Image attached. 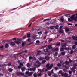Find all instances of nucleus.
I'll return each instance as SVG.
<instances>
[{
  "label": "nucleus",
  "mask_w": 77,
  "mask_h": 77,
  "mask_svg": "<svg viewBox=\"0 0 77 77\" xmlns=\"http://www.w3.org/2000/svg\"><path fill=\"white\" fill-rule=\"evenodd\" d=\"M68 21H69V22H71V21L73 20H74L75 21H77V16H75V14L72 15L71 16V18H68Z\"/></svg>",
  "instance_id": "f257e3e1"
},
{
  "label": "nucleus",
  "mask_w": 77,
  "mask_h": 77,
  "mask_svg": "<svg viewBox=\"0 0 77 77\" xmlns=\"http://www.w3.org/2000/svg\"><path fill=\"white\" fill-rule=\"evenodd\" d=\"M16 74L17 76H20V75L21 76H24V73L20 72H17Z\"/></svg>",
  "instance_id": "f03ea898"
},
{
  "label": "nucleus",
  "mask_w": 77,
  "mask_h": 77,
  "mask_svg": "<svg viewBox=\"0 0 77 77\" xmlns=\"http://www.w3.org/2000/svg\"><path fill=\"white\" fill-rule=\"evenodd\" d=\"M59 50V48L57 47L55 48V49H52V50L53 52H54V51H58Z\"/></svg>",
  "instance_id": "7ed1b4c3"
},
{
  "label": "nucleus",
  "mask_w": 77,
  "mask_h": 77,
  "mask_svg": "<svg viewBox=\"0 0 77 77\" xmlns=\"http://www.w3.org/2000/svg\"><path fill=\"white\" fill-rule=\"evenodd\" d=\"M10 45L12 46H14L15 45V43L14 42H11L10 43Z\"/></svg>",
  "instance_id": "20e7f679"
},
{
  "label": "nucleus",
  "mask_w": 77,
  "mask_h": 77,
  "mask_svg": "<svg viewBox=\"0 0 77 77\" xmlns=\"http://www.w3.org/2000/svg\"><path fill=\"white\" fill-rule=\"evenodd\" d=\"M33 74V72H29V73L28 74V77H30V76H31Z\"/></svg>",
  "instance_id": "39448f33"
},
{
  "label": "nucleus",
  "mask_w": 77,
  "mask_h": 77,
  "mask_svg": "<svg viewBox=\"0 0 77 77\" xmlns=\"http://www.w3.org/2000/svg\"><path fill=\"white\" fill-rule=\"evenodd\" d=\"M50 58L48 57V56H47L45 57V59H46V60H48L49 59H50Z\"/></svg>",
  "instance_id": "423d86ee"
},
{
  "label": "nucleus",
  "mask_w": 77,
  "mask_h": 77,
  "mask_svg": "<svg viewBox=\"0 0 77 77\" xmlns=\"http://www.w3.org/2000/svg\"><path fill=\"white\" fill-rule=\"evenodd\" d=\"M14 42L16 44H20V41H18L17 40L15 41Z\"/></svg>",
  "instance_id": "0eeeda50"
},
{
  "label": "nucleus",
  "mask_w": 77,
  "mask_h": 77,
  "mask_svg": "<svg viewBox=\"0 0 77 77\" xmlns=\"http://www.w3.org/2000/svg\"><path fill=\"white\" fill-rule=\"evenodd\" d=\"M76 69V67L75 66L72 67V68H70L71 71L75 70Z\"/></svg>",
  "instance_id": "6e6552de"
},
{
  "label": "nucleus",
  "mask_w": 77,
  "mask_h": 77,
  "mask_svg": "<svg viewBox=\"0 0 77 77\" xmlns=\"http://www.w3.org/2000/svg\"><path fill=\"white\" fill-rule=\"evenodd\" d=\"M61 45L62 47H66V43H62Z\"/></svg>",
  "instance_id": "1a4fd4ad"
},
{
  "label": "nucleus",
  "mask_w": 77,
  "mask_h": 77,
  "mask_svg": "<svg viewBox=\"0 0 77 77\" xmlns=\"http://www.w3.org/2000/svg\"><path fill=\"white\" fill-rule=\"evenodd\" d=\"M21 69L22 70V72H23V71H24L26 70V68L25 67H22Z\"/></svg>",
  "instance_id": "9d476101"
},
{
  "label": "nucleus",
  "mask_w": 77,
  "mask_h": 77,
  "mask_svg": "<svg viewBox=\"0 0 77 77\" xmlns=\"http://www.w3.org/2000/svg\"><path fill=\"white\" fill-rule=\"evenodd\" d=\"M51 20V18H48L46 19H45L43 21V22H45V21H49V20Z\"/></svg>",
  "instance_id": "9b49d317"
},
{
  "label": "nucleus",
  "mask_w": 77,
  "mask_h": 77,
  "mask_svg": "<svg viewBox=\"0 0 77 77\" xmlns=\"http://www.w3.org/2000/svg\"><path fill=\"white\" fill-rule=\"evenodd\" d=\"M60 44H61V42H60L58 43H57L56 44V45L57 47H58V46H60Z\"/></svg>",
  "instance_id": "f8f14e48"
},
{
  "label": "nucleus",
  "mask_w": 77,
  "mask_h": 77,
  "mask_svg": "<svg viewBox=\"0 0 77 77\" xmlns=\"http://www.w3.org/2000/svg\"><path fill=\"white\" fill-rule=\"evenodd\" d=\"M8 47H9V45H8V43L5 44V48H8Z\"/></svg>",
  "instance_id": "ddd939ff"
},
{
  "label": "nucleus",
  "mask_w": 77,
  "mask_h": 77,
  "mask_svg": "<svg viewBox=\"0 0 77 77\" xmlns=\"http://www.w3.org/2000/svg\"><path fill=\"white\" fill-rule=\"evenodd\" d=\"M44 52H48V48H47L46 49H44Z\"/></svg>",
  "instance_id": "4468645a"
},
{
  "label": "nucleus",
  "mask_w": 77,
  "mask_h": 77,
  "mask_svg": "<svg viewBox=\"0 0 77 77\" xmlns=\"http://www.w3.org/2000/svg\"><path fill=\"white\" fill-rule=\"evenodd\" d=\"M45 62H46V60H43L42 62V63L44 64L45 63Z\"/></svg>",
  "instance_id": "2eb2a0df"
},
{
  "label": "nucleus",
  "mask_w": 77,
  "mask_h": 77,
  "mask_svg": "<svg viewBox=\"0 0 77 77\" xmlns=\"http://www.w3.org/2000/svg\"><path fill=\"white\" fill-rule=\"evenodd\" d=\"M64 77H68V75L67 73H64Z\"/></svg>",
  "instance_id": "dca6fc26"
},
{
  "label": "nucleus",
  "mask_w": 77,
  "mask_h": 77,
  "mask_svg": "<svg viewBox=\"0 0 77 77\" xmlns=\"http://www.w3.org/2000/svg\"><path fill=\"white\" fill-rule=\"evenodd\" d=\"M8 71L10 72H11L13 71V69H12L11 68H10L8 69Z\"/></svg>",
  "instance_id": "f3484780"
},
{
  "label": "nucleus",
  "mask_w": 77,
  "mask_h": 77,
  "mask_svg": "<svg viewBox=\"0 0 77 77\" xmlns=\"http://www.w3.org/2000/svg\"><path fill=\"white\" fill-rule=\"evenodd\" d=\"M37 75L38 77H41L42 76V74H41V73H38L37 74Z\"/></svg>",
  "instance_id": "a211bd4d"
},
{
  "label": "nucleus",
  "mask_w": 77,
  "mask_h": 77,
  "mask_svg": "<svg viewBox=\"0 0 77 77\" xmlns=\"http://www.w3.org/2000/svg\"><path fill=\"white\" fill-rule=\"evenodd\" d=\"M61 54L62 56H65V52H63L61 53Z\"/></svg>",
  "instance_id": "6ab92c4d"
},
{
  "label": "nucleus",
  "mask_w": 77,
  "mask_h": 77,
  "mask_svg": "<svg viewBox=\"0 0 77 77\" xmlns=\"http://www.w3.org/2000/svg\"><path fill=\"white\" fill-rule=\"evenodd\" d=\"M58 55V52H56L55 54H54V56H57Z\"/></svg>",
  "instance_id": "aec40b11"
},
{
  "label": "nucleus",
  "mask_w": 77,
  "mask_h": 77,
  "mask_svg": "<svg viewBox=\"0 0 77 77\" xmlns=\"http://www.w3.org/2000/svg\"><path fill=\"white\" fill-rule=\"evenodd\" d=\"M48 49H52V47L51 46V45H50L48 46Z\"/></svg>",
  "instance_id": "412c9836"
},
{
  "label": "nucleus",
  "mask_w": 77,
  "mask_h": 77,
  "mask_svg": "<svg viewBox=\"0 0 77 77\" xmlns=\"http://www.w3.org/2000/svg\"><path fill=\"white\" fill-rule=\"evenodd\" d=\"M75 48H76V47H75V45H73L72 46V49L73 50H74L75 49Z\"/></svg>",
  "instance_id": "4be33fe9"
},
{
  "label": "nucleus",
  "mask_w": 77,
  "mask_h": 77,
  "mask_svg": "<svg viewBox=\"0 0 77 77\" xmlns=\"http://www.w3.org/2000/svg\"><path fill=\"white\" fill-rule=\"evenodd\" d=\"M66 31V32H68L69 31V29L68 28H66L65 29Z\"/></svg>",
  "instance_id": "5701e85b"
},
{
  "label": "nucleus",
  "mask_w": 77,
  "mask_h": 77,
  "mask_svg": "<svg viewBox=\"0 0 77 77\" xmlns=\"http://www.w3.org/2000/svg\"><path fill=\"white\" fill-rule=\"evenodd\" d=\"M64 63H65L66 65H69V62H68V61H66Z\"/></svg>",
  "instance_id": "b1692460"
},
{
  "label": "nucleus",
  "mask_w": 77,
  "mask_h": 77,
  "mask_svg": "<svg viewBox=\"0 0 77 77\" xmlns=\"http://www.w3.org/2000/svg\"><path fill=\"white\" fill-rule=\"evenodd\" d=\"M55 28L56 30H58V29H59V25H56L55 26Z\"/></svg>",
  "instance_id": "393cba45"
},
{
  "label": "nucleus",
  "mask_w": 77,
  "mask_h": 77,
  "mask_svg": "<svg viewBox=\"0 0 77 77\" xmlns=\"http://www.w3.org/2000/svg\"><path fill=\"white\" fill-rule=\"evenodd\" d=\"M28 68L30 66V63H27L26 64Z\"/></svg>",
  "instance_id": "a878e982"
},
{
  "label": "nucleus",
  "mask_w": 77,
  "mask_h": 77,
  "mask_svg": "<svg viewBox=\"0 0 77 77\" xmlns=\"http://www.w3.org/2000/svg\"><path fill=\"white\" fill-rule=\"evenodd\" d=\"M55 27L54 26H50V28L51 29H54Z\"/></svg>",
  "instance_id": "bb28decb"
},
{
  "label": "nucleus",
  "mask_w": 77,
  "mask_h": 77,
  "mask_svg": "<svg viewBox=\"0 0 77 77\" xmlns=\"http://www.w3.org/2000/svg\"><path fill=\"white\" fill-rule=\"evenodd\" d=\"M32 38L33 39H35L36 38V36L35 35H32Z\"/></svg>",
  "instance_id": "cd10ccee"
},
{
  "label": "nucleus",
  "mask_w": 77,
  "mask_h": 77,
  "mask_svg": "<svg viewBox=\"0 0 77 77\" xmlns=\"http://www.w3.org/2000/svg\"><path fill=\"white\" fill-rule=\"evenodd\" d=\"M48 69H49L48 70H50V69H51V68L50 66H49L47 68V70H46V71H47Z\"/></svg>",
  "instance_id": "c85d7f7f"
},
{
  "label": "nucleus",
  "mask_w": 77,
  "mask_h": 77,
  "mask_svg": "<svg viewBox=\"0 0 77 77\" xmlns=\"http://www.w3.org/2000/svg\"><path fill=\"white\" fill-rule=\"evenodd\" d=\"M22 52H23V53H27V50H25L22 51Z\"/></svg>",
  "instance_id": "c756f323"
},
{
  "label": "nucleus",
  "mask_w": 77,
  "mask_h": 77,
  "mask_svg": "<svg viewBox=\"0 0 77 77\" xmlns=\"http://www.w3.org/2000/svg\"><path fill=\"white\" fill-rule=\"evenodd\" d=\"M50 66V63H48L45 66L46 68H48Z\"/></svg>",
  "instance_id": "7c9ffc66"
},
{
  "label": "nucleus",
  "mask_w": 77,
  "mask_h": 77,
  "mask_svg": "<svg viewBox=\"0 0 77 77\" xmlns=\"http://www.w3.org/2000/svg\"><path fill=\"white\" fill-rule=\"evenodd\" d=\"M45 58L43 57H41L39 58V60H43V59H45Z\"/></svg>",
  "instance_id": "2f4dec72"
},
{
  "label": "nucleus",
  "mask_w": 77,
  "mask_h": 77,
  "mask_svg": "<svg viewBox=\"0 0 77 77\" xmlns=\"http://www.w3.org/2000/svg\"><path fill=\"white\" fill-rule=\"evenodd\" d=\"M39 65H41V63L39 61H37L36 62Z\"/></svg>",
  "instance_id": "473e14b6"
},
{
  "label": "nucleus",
  "mask_w": 77,
  "mask_h": 77,
  "mask_svg": "<svg viewBox=\"0 0 77 77\" xmlns=\"http://www.w3.org/2000/svg\"><path fill=\"white\" fill-rule=\"evenodd\" d=\"M42 32L41 31H40L38 33V35H42Z\"/></svg>",
  "instance_id": "72a5a7b5"
},
{
  "label": "nucleus",
  "mask_w": 77,
  "mask_h": 77,
  "mask_svg": "<svg viewBox=\"0 0 77 77\" xmlns=\"http://www.w3.org/2000/svg\"><path fill=\"white\" fill-rule=\"evenodd\" d=\"M33 75L34 77H37V74L35 73L33 74Z\"/></svg>",
  "instance_id": "f704fd0d"
},
{
  "label": "nucleus",
  "mask_w": 77,
  "mask_h": 77,
  "mask_svg": "<svg viewBox=\"0 0 77 77\" xmlns=\"http://www.w3.org/2000/svg\"><path fill=\"white\" fill-rule=\"evenodd\" d=\"M72 38L73 40H75V37L74 36H72Z\"/></svg>",
  "instance_id": "c9c22d12"
},
{
  "label": "nucleus",
  "mask_w": 77,
  "mask_h": 77,
  "mask_svg": "<svg viewBox=\"0 0 77 77\" xmlns=\"http://www.w3.org/2000/svg\"><path fill=\"white\" fill-rule=\"evenodd\" d=\"M29 71H26L25 72V74L26 75H29Z\"/></svg>",
  "instance_id": "e433bc0d"
},
{
  "label": "nucleus",
  "mask_w": 77,
  "mask_h": 77,
  "mask_svg": "<svg viewBox=\"0 0 77 77\" xmlns=\"http://www.w3.org/2000/svg\"><path fill=\"white\" fill-rule=\"evenodd\" d=\"M60 20L62 22H63V21H64V20L62 18H60Z\"/></svg>",
  "instance_id": "4c0bfd02"
},
{
  "label": "nucleus",
  "mask_w": 77,
  "mask_h": 77,
  "mask_svg": "<svg viewBox=\"0 0 77 77\" xmlns=\"http://www.w3.org/2000/svg\"><path fill=\"white\" fill-rule=\"evenodd\" d=\"M32 70L33 71H36V68L34 67L33 68H32Z\"/></svg>",
  "instance_id": "58836bf2"
},
{
  "label": "nucleus",
  "mask_w": 77,
  "mask_h": 77,
  "mask_svg": "<svg viewBox=\"0 0 77 77\" xmlns=\"http://www.w3.org/2000/svg\"><path fill=\"white\" fill-rule=\"evenodd\" d=\"M64 50H65V48H61L60 51H64Z\"/></svg>",
  "instance_id": "ea45409f"
},
{
  "label": "nucleus",
  "mask_w": 77,
  "mask_h": 77,
  "mask_svg": "<svg viewBox=\"0 0 77 77\" xmlns=\"http://www.w3.org/2000/svg\"><path fill=\"white\" fill-rule=\"evenodd\" d=\"M17 40L18 41H22V39L21 38H17Z\"/></svg>",
  "instance_id": "a19ab883"
},
{
  "label": "nucleus",
  "mask_w": 77,
  "mask_h": 77,
  "mask_svg": "<svg viewBox=\"0 0 77 77\" xmlns=\"http://www.w3.org/2000/svg\"><path fill=\"white\" fill-rule=\"evenodd\" d=\"M53 77H58V75L57 74H54L53 75Z\"/></svg>",
  "instance_id": "79ce46f5"
},
{
  "label": "nucleus",
  "mask_w": 77,
  "mask_h": 77,
  "mask_svg": "<svg viewBox=\"0 0 77 77\" xmlns=\"http://www.w3.org/2000/svg\"><path fill=\"white\" fill-rule=\"evenodd\" d=\"M48 75H49V76H51V72H49V73L48 74Z\"/></svg>",
  "instance_id": "37998d69"
},
{
  "label": "nucleus",
  "mask_w": 77,
  "mask_h": 77,
  "mask_svg": "<svg viewBox=\"0 0 77 77\" xmlns=\"http://www.w3.org/2000/svg\"><path fill=\"white\" fill-rule=\"evenodd\" d=\"M30 34H28L27 35V37L28 38H30Z\"/></svg>",
  "instance_id": "c03bdc74"
},
{
  "label": "nucleus",
  "mask_w": 77,
  "mask_h": 77,
  "mask_svg": "<svg viewBox=\"0 0 77 77\" xmlns=\"http://www.w3.org/2000/svg\"><path fill=\"white\" fill-rule=\"evenodd\" d=\"M64 50H69V48L65 47Z\"/></svg>",
  "instance_id": "a18cd8bd"
},
{
  "label": "nucleus",
  "mask_w": 77,
  "mask_h": 77,
  "mask_svg": "<svg viewBox=\"0 0 77 77\" xmlns=\"http://www.w3.org/2000/svg\"><path fill=\"white\" fill-rule=\"evenodd\" d=\"M25 44V43L24 42H23L22 45V47H24V46Z\"/></svg>",
  "instance_id": "49530a36"
},
{
  "label": "nucleus",
  "mask_w": 77,
  "mask_h": 77,
  "mask_svg": "<svg viewBox=\"0 0 77 77\" xmlns=\"http://www.w3.org/2000/svg\"><path fill=\"white\" fill-rule=\"evenodd\" d=\"M74 53V51L73 50H72L70 51V54H72Z\"/></svg>",
  "instance_id": "de8ad7c7"
},
{
  "label": "nucleus",
  "mask_w": 77,
  "mask_h": 77,
  "mask_svg": "<svg viewBox=\"0 0 77 77\" xmlns=\"http://www.w3.org/2000/svg\"><path fill=\"white\" fill-rule=\"evenodd\" d=\"M61 74L62 76H63V77H64V75H65V73H64L63 72L61 73Z\"/></svg>",
  "instance_id": "09e8293b"
},
{
  "label": "nucleus",
  "mask_w": 77,
  "mask_h": 77,
  "mask_svg": "<svg viewBox=\"0 0 77 77\" xmlns=\"http://www.w3.org/2000/svg\"><path fill=\"white\" fill-rule=\"evenodd\" d=\"M8 65L9 66H11V62H9L8 63Z\"/></svg>",
  "instance_id": "8fccbe9b"
},
{
  "label": "nucleus",
  "mask_w": 77,
  "mask_h": 77,
  "mask_svg": "<svg viewBox=\"0 0 77 77\" xmlns=\"http://www.w3.org/2000/svg\"><path fill=\"white\" fill-rule=\"evenodd\" d=\"M57 66L59 67H60V66H61V64L60 63H59L57 64Z\"/></svg>",
  "instance_id": "3c124183"
},
{
  "label": "nucleus",
  "mask_w": 77,
  "mask_h": 77,
  "mask_svg": "<svg viewBox=\"0 0 77 77\" xmlns=\"http://www.w3.org/2000/svg\"><path fill=\"white\" fill-rule=\"evenodd\" d=\"M32 68H30L28 69V71H32Z\"/></svg>",
  "instance_id": "603ef678"
},
{
  "label": "nucleus",
  "mask_w": 77,
  "mask_h": 77,
  "mask_svg": "<svg viewBox=\"0 0 77 77\" xmlns=\"http://www.w3.org/2000/svg\"><path fill=\"white\" fill-rule=\"evenodd\" d=\"M36 43H37V44H39L40 43V41H39V40H37L36 41Z\"/></svg>",
  "instance_id": "864d4df0"
},
{
  "label": "nucleus",
  "mask_w": 77,
  "mask_h": 77,
  "mask_svg": "<svg viewBox=\"0 0 77 77\" xmlns=\"http://www.w3.org/2000/svg\"><path fill=\"white\" fill-rule=\"evenodd\" d=\"M55 70H56V71L58 69V67H55Z\"/></svg>",
  "instance_id": "5fc2aeb1"
},
{
  "label": "nucleus",
  "mask_w": 77,
  "mask_h": 77,
  "mask_svg": "<svg viewBox=\"0 0 77 77\" xmlns=\"http://www.w3.org/2000/svg\"><path fill=\"white\" fill-rule=\"evenodd\" d=\"M32 59H33V57H32L31 56L29 57V60H32Z\"/></svg>",
  "instance_id": "6e6d98bb"
},
{
  "label": "nucleus",
  "mask_w": 77,
  "mask_h": 77,
  "mask_svg": "<svg viewBox=\"0 0 77 77\" xmlns=\"http://www.w3.org/2000/svg\"><path fill=\"white\" fill-rule=\"evenodd\" d=\"M50 66L51 67V68H53V64H51L50 65Z\"/></svg>",
  "instance_id": "4d7b16f0"
},
{
  "label": "nucleus",
  "mask_w": 77,
  "mask_h": 77,
  "mask_svg": "<svg viewBox=\"0 0 77 77\" xmlns=\"http://www.w3.org/2000/svg\"><path fill=\"white\" fill-rule=\"evenodd\" d=\"M21 67H22V66H18V68L19 69H20V68H21Z\"/></svg>",
  "instance_id": "13d9d810"
},
{
  "label": "nucleus",
  "mask_w": 77,
  "mask_h": 77,
  "mask_svg": "<svg viewBox=\"0 0 77 77\" xmlns=\"http://www.w3.org/2000/svg\"><path fill=\"white\" fill-rule=\"evenodd\" d=\"M37 53H41V51L40 50H37Z\"/></svg>",
  "instance_id": "bf43d9fd"
},
{
  "label": "nucleus",
  "mask_w": 77,
  "mask_h": 77,
  "mask_svg": "<svg viewBox=\"0 0 77 77\" xmlns=\"http://www.w3.org/2000/svg\"><path fill=\"white\" fill-rule=\"evenodd\" d=\"M68 72L69 74H72V71H69Z\"/></svg>",
  "instance_id": "052dcab7"
},
{
  "label": "nucleus",
  "mask_w": 77,
  "mask_h": 77,
  "mask_svg": "<svg viewBox=\"0 0 77 77\" xmlns=\"http://www.w3.org/2000/svg\"><path fill=\"white\" fill-rule=\"evenodd\" d=\"M73 65L75 67H76V66H77V64L75 63L73 64Z\"/></svg>",
  "instance_id": "680f3d73"
},
{
  "label": "nucleus",
  "mask_w": 77,
  "mask_h": 77,
  "mask_svg": "<svg viewBox=\"0 0 77 77\" xmlns=\"http://www.w3.org/2000/svg\"><path fill=\"white\" fill-rule=\"evenodd\" d=\"M75 45L77 47V42H76L75 43Z\"/></svg>",
  "instance_id": "e2e57ef3"
},
{
  "label": "nucleus",
  "mask_w": 77,
  "mask_h": 77,
  "mask_svg": "<svg viewBox=\"0 0 77 77\" xmlns=\"http://www.w3.org/2000/svg\"><path fill=\"white\" fill-rule=\"evenodd\" d=\"M62 30H60L59 31V33H62Z\"/></svg>",
  "instance_id": "0e129e2a"
},
{
  "label": "nucleus",
  "mask_w": 77,
  "mask_h": 77,
  "mask_svg": "<svg viewBox=\"0 0 77 77\" xmlns=\"http://www.w3.org/2000/svg\"><path fill=\"white\" fill-rule=\"evenodd\" d=\"M66 69H69V67H68V66H66L65 67Z\"/></svg>",
  "instance_id": "69168bd1"
},
{
  "label": "nucleus",
  "mask_w": 77,
  "mask_h": 77,
  "mask_svg": "<svg viewBox=\"0 0 77 77\" xmlns=\"http://www.w3.org/2000/svg\"><path fill=\"white\" fill-rule=\"evenodd\" d=\"M26 36H23V39H26Z\"/></svg>",
  "instance_id": "338daca9"
},
{
  "label": "nucleus",
  "mask_w": 77,
  "mask_h": 77,
  "mask_svg": "<svg viewBox=\"0 0 77 77\" xmlns=\"http://www.w3.org/2000/svg\"><path fill=\"white\" fill-rule=\"evenodd\" d=\"M74 51L75 52H76V51H77V48L75 49V50H74Z\"/></svg>",
  "instance_id": "774afa93"
}]
</instances>
